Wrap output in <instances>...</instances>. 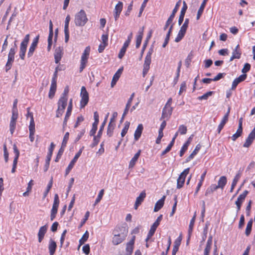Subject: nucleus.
Segmentation results:
<instances>
[{
    "label": "nucleus",
    "mask_w": 255,
    "mask_h": 255,
    "mask_svg": "<svg viewBox=\"0 0 255 255\" xmlns=\"http://www.w3.org/2000/svg\"><path fill=\"white\" fill-rule=\"evenodd\" d=\"M187 5L185 2V1H183V6L182 7L181 10L180 11V14L178 19V25H180L183 21L184 15L186 12V11L187 9Z\"/></svg>",
    "instance_id": "6ab92c4d"
},
{
    "label": "nucleus",
    "mask_w": 255,
    "mask_h": 255,
    "mask_svg": "<svg viewBox=\"0 0 255 255\" xmlns=\"http://www.w3.org/2000/svg\"><path fill=\"white\" fill-rule=\"evenodd\" d=\"M230 112V107H229L228 108V110L227 113L224 115L220 124L218 126V127L217 128V131H218V133H220L221 131L223 128L224 126L225 125V124L228 121V118H229Z\"/></svg>",
    "instance_id": "2eb2a0df"
},
{
    "label": "nucleus",
    "mask_w": 255,
    "mask_h": 255,
    "mask_svg": "<svg viewBox=\"0 0 255 255\" xmlns=\"http://www.w3.org/2000/svg\"><path fill=\"white\" fill-rule=\"evenodd\" d=\"M47 226L46 225H44L40 228L38 233V242L39 243H41L43 239L45 234L47 232Z\"/></svg>",
    "instance_id": "aec40b11"
},
{
    "label": "nucleus",
    "mask_w": 255,
    "mask_h": 255,
    "mask_svg": "<svg viewBox=\"0 0 255 255\" xmlns=\"http://www.w3.org/2000/svg\"><path fill=\"white\" fill-rule=\"evenodd\" d=\"M29 132H35V123L33 118H31L29 126Z\"/></svg>",
    "instance_id": "8fccbe9b"
},
{
    "label": "nucleus",
    "mask_w": 255,
    "mask_h": 255,
    "mask_svg": "<svg viewBox=\"0 0 255 255\" xmlns=\"http://www.w3.org/2000/svg\"><path fill=\"white\" fill-rule=\"evenodd\" d=\"M52 184H53V178L51 177L50 180L49 181V182L47 186L46 189L45 190V191H44V192L43 193V199L45 198L46 197V196H47L48 192H49L50 190L51 189V188L52 186Z\"/></svg>",
    "instance_id": "4c0bfd02"
},
{
    "label": "nucleus",
    "mask_w": 255,
    "mask_h": 255,
    "mask_svg": "<svg viewBox=\"0 0 255 255\" xmlns=\"http://www.w3.org/2000/svg\"><path fill=\"white\" fill-rule=\"evenodd\" d=\"M89 232L87 231H86L83 235V236L82 237V238L79 240V245L78 247L79 248L81 246L83 245L85 243V242H86L87 241L89 238Z\"/></svg>",
    "instance_id": "e433bc0d"
},
{
    "label": "nucleus",
    "mask_w": 255,
    "mask_h": 255,
    "mask_svg": "<svg viewBox=\"0 0 255 255\" xmlns=\"http://www.w3.org/2000/svg\"><path fill=\"white\" fill-rule=\"evenodd\" d=\"M209 225H210V223L208 221L206 222L205 227L203 229L201 243L204 242L206 240V239L207 238V233H208V227Z\"/></svg>",
    "instance_id": "c9c22d12"
},
{
    "label": "nucleus",
    "mask_w": 255,
    "mask_h": 255,
    "mask_svg": "<svg viewBox=\"0 0 255 255\" xmlns=\"http://www.w3.org/2000/svg\"><path fill=\"white\" fill-rule=\"evenodd\" d=\"M213 91H209L202 96L198 97V99L199 100H207L209 97L213 95Z\"/></svg>",
    "instance_id": "37998d69"
},
{
    "label": "nucleus",
    "mask_w": 255,
    "mask_h": 255,
    "mask_svg": "<svg viewBox=\"0 0 255 255\" xmlns=\"http://www.w3.org/2000/svg\"><path fill=\"white\" fill-rule=\"evenodd\" d=\"M141 153V150H138V151L134 154V156L131 158V159L130 160L129 165H128V168H132L136 162H137L140 155Z\"/></svg>",
    "instance_id": "412c9836"
},
{
    "label": "nucleus",
    "mask_w": 255,
    "mask_h": 255,
    "mask_svg": "<svg viewBox=\"0 0 255 255\" xmlns=\"http://www.w3.org/2000/svg\"><path fill=\"white\" fill-rule=\"evenodd\" d=\"M57 84L55 82H51L50 88L48 94V97L50 99H52L56 91Z\"/></svg>",
    "instance_id": "7c9ffc66"
},
{
    "label": "nucleus",
    "mask_w": 255,
    "mask_h": 255,
    "mask_svg": "<svg viewBox=\"0 0 255 255\" xmlns=\"http://www.w3.org/2000/svg\"><path fill=\"white\" fill-rule=\"evenodd\" d=\"M70 16L69 15H67L64 25V34H65V42L67 43L69 39V24L70 21Z\"/></svg>",
    "instance_id": "ddd939ff"
},
{
    "label": "nucleus",
    "mask_w": 255,
    "mask_h": 255,
    "mask_svg": "<svg viewBox=\"0 0 255 255\" xmlns=\"http://www.w3.org/2000/svg\"><path fill=\"white\" fill-rule=\"evenodd\" d=\"M104 193V189L101 190L98 194V197H97V198L95 200V203L94 205V206H95L96 204H97L98 203H99L100 202V201L101 200V199L103 196Z\"/></svg>",
    "instance_id": "49530a36"
},
{
    "label": "nucleus",
    "mask_w": 255,
    "mask_h": 255,
    "mask_svg": "<svg viewBox=\"0 0 255 255\" xmlns=\"http://www.w3.org/2000/svg\"><path fill=\"white\" fill-rule=\"evenodd\" d=\"M227 182V178L225 176H221L218 182V185H216V186L217 188H221L222 189H223L225 185H226Z\"/></svg>",
    "instance_id": "c756f323"
},
{
    "label": "nucleus",
    "mask_w": 255,
    "mask_h": 255,
    "mask_svg": "<svg viewBox=\"0 0 255 255\" xmlns=\"http://www.w3.org/2000/svg\"><path fill=\"white\" fill-rule=\"evenodd\" d=\"M187 127L183 125H180L178 128V133L179 132L181 134H185L187 132Z\"/></svg>",
    "instance_id": "5fc2aeb1"
},
{
    "label": "nucleus",
    "mask_w": 255,
    "mask_h": 255,
    "mask_svg": "<svg viewBox=\"0 0 255 255\" xmlns=\"http://www.w3.org/2000/svg\"><path fill=\"white\" fill-rule=\"evenodd\" d=\"M165 198V196H163L160 199L157 201L154 208V212L158 211L163 206Z\"/></svg>",
    "instance_id": "c85d7f7f"
},
{
    "label": "nucleus",
    "mask_w": 255,
    "mask_h": 255,
    "mask_svg": "<svg viewBox=\"0 0 255 255\" xmlns=\"http://www.w3.org/2000/svg\"><path fill=\"white\" fill-rule=\"evenodd\" d=\"M134 96V93H132L130 95L129 98L128 99V102H127V103L126 104V108H125V109H127L128 111L129 110V108H130V107L131 106V102L132 101V100L133 99Z\"/></svg>",
    "instance_id": "4d7b16f0"
},
{
    "label": "nucleus",
    "mask_w": 255,
    "mask_h": 255,
    "mask_svg": "<svg viewBox=\"0 0 255 255\" xmlns=\"http://www.w3.org/2000/svg\"><path fill=\"white\" fill-rule=\"evenodd\" d=\"M193 135H191L188 139L187 141L183 145L180 151V156L182 157L184 154L186 150L187 149L188 146L189 145L191 140H192Z\"/></svg>",
    "instance_id": "393cba45"
},
{
    "label": "nucleus",
    "mask_w": 255,
    "mask_h": 255,
    "mask_svg": "<svg viewBox=\"0 0 255 255\" xmlns=\"http://www.w3.org/2000/svg\"><path fill=\"white\" fill-rule=\"evenodd\" d=\"M127 48H128L127 47H126L123 45L122 48L121 49L120 51L118 54V57L120 59H122L123 57V56H124V55L126 52Z\"/></svg>",
    "instance_id": "13d9d810"
},
{
    "label": "nucleus",
    "mask_w": 255,
    "mask_h": 255,
    "mask_svg": "<svg viewBox=\"0 0 255 255\" xmlns=\"http://www.w3.org/2000/svg\"><path fill=\"white\" fill-rule=\"evenodd\" d=\"M80 96L81 97L80 107L83 108L87 105L89 102V94L84 86H82L81 88Z\"/></svg>",
    "instance_id": "423d86ee"
},
{
    "label": "nucleus",
    "mask_w": 255,
    "mask_h": 255,
    "mask_svg": "<svg viewBox=\"0 0 255 255\" xmlns=\"http://www.w3.org/2000/svg\"><path fill=\"white\" fill-rule=\"evenodd\" d=\"M83 148H81L79 151L75 154V156L73 158V159L71 161L70 163L69 164L68 167L66 169L65 173L66 175H67L69 174L70 171L71 170V169L73 168L74 165H75V163L76 162L77 160H78V158L80 156L82 150Z\"/></svg>",
    "instance_id": "9b49d317"
},
{
    "label": "nucleus",
    "mask_w": 255,
    "mask_h": 255,
    "mask_svg": "<svg viewBox=\"0 0 255 255\" xmlns=\"http://www.w3.org/2000/svg\"><path fill=\"white\" fill-rule=\"evenodd\" d=\"M189 168L185 169L180 174L179 177L177 180V188L180 189L183 186L185 180L186 176L189 172Z\"/></svg>",
    "instance_id": "1a4fd4ad"
},
{
    "label": "nucleus",
    "mask_w": 255,
    "mask_h": 255,
    "mask_svg": "<svg viewBox=\"0 0 255 255\" xmlns=\"http://www.w3.org/2000/svg\"><path fill=\"white\" fill-rule=\"evenodd\" d=\"M101 136L102 135H100L99 136H98V133L96 136H94L93 142L91 145V147L92 148H93L94 147L96 146L98 144Z\"/></svg>",
    "instance_id": "a18cd8bd"
},
{
    "label": "nucleus",
    "mask_w": 255,
    "mask_h": 255,
    "mask_svg": "<svg viewBox=\"0 0 255 255\" xmlns=\"http://www.w3.org/2000/svg\"><path fill=\"white\" fill-rule=\"evenodd\" d=\"M162 219V215H159L157 218L156 219V221L154 222V223L152 224V225L151 226L150 230L149 232L150 234H154L158 226H159L160 222Z\"/></svg>",
    "instance_id": "f3484780"
},
{
    "label": "nucleus",
    "mask_w": 255,
    "mask_h": 255,
    "mask_svg": "<svg viewBox=\"0 0 255 255\" xmlns=\"http://www.w3.org/2000/svg\"><path fill=\"white\" fill-rule=\"evenodd\" d=\"M135 240V236H132L131 240L128 243H127L126 245V251L127 255H131L133 252Z\"/></svg>",
    "instance_id": "4468645a"
},
{
    "label": "nucleus",
    "mask_w": 255,
    "mask_h": 255,
    "mask_svg": "<svg viewBox=\"0 0 255 255\" xmlns=\"http://www.w3.org/2000/svg\"><path fill=\"white\" fill-rule=\"evenodd\" d=\"M59 204V197L57 194H55L54 197V202L51 210L50 220L53 221L56 217Z\"/></svg>",
    "instance_id": "0eeeda50"
},
{
    "label": "nucleus",
    "mask_w": 255,
    "mask_h": 255,
    "mask_svg": "<svg viewBox=\"0 0 255 255\" xmlns=\"http://www.w3.org/2000/svg\"><path fill=\"white\" fill-rule=\"evenodd\" d=\"M146 197V193L145 191H142L139 195L136 198V201L134 205V208L135 209H137L138 206L141 204V203L143 201L144 198Z\"/></svg>",
    "instance_id": "a211bd4d"
},
{
    "label": "nucleus",
    "mask_w": 255,
    "mask_h": 255,
    "mask_svg": "<svg viewBox=\"0 0 255 255\" xmlns=\"http://www.w3.org/2000/svg\"><path fill=\"white\" fill-rule=\"evenodd\" d=\"M65 150V148L61 146L60 148L59 149L58 152L57 154L56 157L55 159V162H58L59 159H60L62 155L63 154L64 151Z\"/></svg>",
    "instance_id": "3c124183"
},
{
    "label": "nucleus",
    "mask_w": 255,
    "mask_h": 255,
    "mask_svg": "<svg viewBox=\"0 0 255 255\" xmlns=\"http://www.w3.org/2000/svg\"><path fill=\"white\" fill-rule=\"evenodd\" d=\"M242 132L243 131L237 129L236 132L232 135V139L233 141H235L238 137L241 136Z\"/></svg>",
    "instance_id": "052dcab7"
},
{
    "label": "nucleus",
    "mask_w": 255,
    "mask_h": 255,
    "mask_svg": "<svg viewBox=\"0 0 255 255\" xmlns=\"http://www.w3.org/2000/svg\"><path fill=\"white\" fill-rule=\"evenodd\" d=\"M151 61V59L145 58L144 62L143 64V68L149 69Z\"/></svg>",
    "instance_id": "0e129e2a"
},
{
    "label": "nucleus",
    "mask_w": 255,
    "mask_h": 255,
    "mask_svg": "<svg viewBox=\"0 0 255 255\" xmlns=\"http://www.w3.org/2000/svg\"><path fill=\"white\" fill-rule=\"evenodd\" d=\"M189 22V19L188 18H186L184 23L181 27L175 39V41L176 42H179V41H180L184 36L187 29L188 27Z\"/></svg>",
    "instance_id": "20e7f679"
},
{
    "label": "nucleus",
    "mask_w": 255,
    "mask_h": 255,
    "mask_svg": "<svg viewBox=\"0 0 255 255\" xmlns=\"http://www.w3.org/2000/svg\"><path fill=\"white\" fill-rule=\"evenodd\" d=\"M248 193H249L248 191H247V190L244 191L242 194H240L239 196L237 199H238V201H240L241 202L243 203L244 202V201L245 200V199Z\"/></svg>",
    "instance_id": "864d4df0"
},
{
    "label": "nucleus",
    "mask_w": 255,
    "mask_h": 255,
    "mask_svg": "<svg viewBox=\"0 0 255 255\" xmlns=\"http://www.w3.org/2000/svg\"><path fill=\"white\" fill-rule=\"evenodd\" d=\"M57 248L56 242L52 239H50L48 245V250L50 255H53Z\"/></svg>",
    "instance_id": "b1692460"
},
{
    "label": "nucleus",
    "mask_w": 255,
    "mask_h": 255,
    "mask_svg": "<svg viewBox=\"0 0 255 255\" xmlns=\"http://www.w3.org/2000/svg\"><path fill=\"white\" fill-rule=\"evenodd\" d=\"M180 2H181V0H179L176 3V4L175 6V7L173 9L171 15H170V16L169 17V18H168L166 22V23L163 27L164 30H166V29L167 28V27H168V26L172 22L173 19L175 17V14L177 12V11L179 8V7L180 4Z\"/></svg>",
    "instance_id": "6e6552de"
},
{
    "label": "nucleus",
    "mask_w": 255,
    "mask_h": 255,
    "mask_svg": "<svg viewBox=\"0 0 255 255\" xmlns=\"http://www.w3.org/2000/svg\"><path fill=\"white\" fill-rule=\"evenodd\" d=\"M88 20L86 13L83 9H81L75 14L74 22L77 26H84Z\"/></svg>",
    "instance_id": "f257e3e1"
},
{
    "label": "nucleus",
    "mask_w": 255,
    "mask_h": 255,
    "mask_svg": "<svg viewBox=\"0 0 255 255\" xmlns=\"http://www.w3.org/2000/svg\"><path fill=\"white\" fill-rule=\"evenodd\" d=\"M129 125H130V123L129 122L126 121L125 122V126H124V128L122 129V132H121V136H122V137H123L126 134V133H127L128 130V129L129 128Z\"/></svg>",
    "instance_id": "ea45409f"
},
{
    "label": "nucleus",
    "mask_w": 255,
    "mask_h": 255,
    "mask_svg": "<svg viewBox=\"0 0 255 255\" xmlns=\"http://www.w3.org/2000/svg\"><path fill=\"white\" fill-rule=\"evenodd\" d=\"M186 90V83L185 81H183L180 85V90H179V91L178 93L179 95H181L182 93L184 91H185Z\"/></svg>",
    "instance_id": "680f3d73"
},
{
    "label": "nucleus",
    "mask_w": 255,
    "mask_h": 255,
    "mask_svg": "<svg viewBox=\"0 0 255 255\" xmlns=\"http://www.w3.org/2000/svg\"><path fill=\"white\" fill-rule=\"evenodd\" d=\"M251 69V65L247 63L244 65L243 68L242 70V72L243 73H246L248 72Z\"/></svg>",
    "instance_id": "338daca9"
},
{
    "label": "nucleus",
    "mask_w": 255,
    "mask_h": 255,
    "mask_svg": "<svg viewBox=\"0 0 255 255\" xmlns=\"http://www.w3.org/2000/svg\"><path fill=\"white\" fill-rule=\"evenodd\" d=\"M18 110H12V116L11 120L16 121L18 118Z\"/></svg>",
    "instance_id": "774afa93"
},
{
    "label": "nucleus",
    "mask_w": 255,
    "mask_h": 255,
    "mask_svg": "<svg viewBox=\"0 0 255 255\" xmlns=\"http://www.w3.org/2000/svg\"><path fill=\"white\" fill-rule=\"evenodd\" d=\"M241 176V174L240 172H239L236 174V175L235 176V177H234V178L233 180V182H232V183L231 185V187L230 191V192H232L233 191V190H234L235 187L236 186L238 181L240 179Z\"/></svg>",
    "instance_id": "72a5a7b5"
},
{
    "label": "nucleus",
    "mask_w": 255,
    "mask_h": 255,
    "mask_svg": "<svg viewBox=\"0 0 255 255\" xmlns=\"http://www.w3.org/2000/svg\"><path fill=\"white\" fill-rule=\"evenodd\" d=\"M97 127H98V125L97 124H92V129H91V130L90 131V136H94L96 132V131L97 130Z\"/></svg>",
    "instance_id": "bf43d9fd"
},
{
    "label": "nucleus",
    "mask_w": 255,
    "mask_h": 255,
    "mask_svg": "<svg viewBox=\"0 0 255 255\" xmlns=\"http://www.w3.org/2000/svg\"><path fill=\"white\" fill-rule=\"evenodd\" d=\"M69 133L68 132H66V133L65 134V135L64 136L63 141L62 142V144H61L62 147L65 148V147L66 146V144H67L68 140L69 139Z\"/></svg>",
    "instance_id": "603ef678"
},
{
    "label": "nucleus",
    "mask_w": 255,
    "mask_h": 255,
    "mask_svg": "<svg viewBox=\"0 0 255 255\" xmlns=\"http://www.w3.org/2000/svg\"><path fill=\"white\" fill-rule=\"evenodd\" d=\"M83 252L86 254L88 255L90 252V247L89 244H86L83 247Z\"/></svg>",
    "instance_id": "69168bd1"
},
{
    "label": "nucleus",
    "mask_w": 255,
    "mask_h": 255,
    "mask_svg": "<svg viewBox=\"0 0 255 255\" xmlns=\"http://www.w3.org/2000/svg\"><path fill=\"white\" fill-rule=\"evenodd\" d=\"M201 147V145L200 144H198L193 151L187 157L185 160V162H188L191 159H192L194 156L198 153Z\"/></svg>",
    "instance_id": "4be33fe9"
},
{
    "label": "nucleus",
    "mask_w": 255,
    "mask_h": 255,
    "mask_svg": "<svg viewBox=\"0 0 255 255\" xmlns=\"http://www.w3.org/2000/svg\"><path fill=\"white\" fill-rule=\"evenodd\" d=\"M123 68H120L117 72L114 74L112 81L111 82V87H113L116 84L117 81L119 80V78L121 76V75L123 72Z\"/></svg>",
    "instance_id": "5701e85b"
},
{
    "label": "nucleus",
    "mask_w": 255,
    "mask_h": 255,
    "mask_svg": "<svg viewBox=\"0 0 255 255\" xmlns=\"http://www.w3.org/2000/svg\"><path fill=\"white\" fill-rule=\"evenodd\" d=\"M68 98H60L58 102V108L64 112V110L67 105Z\"/></svg>",
    "instance_id": "bb28decb"
},
{
    "label": "nucleus",
    "mask_w": 255,
    "mask_h": 255,
    "mask_svg": "<svg viewBox=\"0 0 255 255\" xmlns=\"http://www.w3.org/2000/svg\"><path fill=\"white\" fill-rule=\"evenodd\" d=\"M152 30H150L147 36H146V38L145 39V40H144V43H143V44L142 45V49L141 50V52H140V55L139 57V60H141L142 58V56H143V54L144 53V50L145 49H146V47L147 46V45L148 43V41H149V40L150 39V38L151 37V36H152Z\"/></svg>",
    "instance_id": "dca6fc26"
},
{
    "label": "nucleus",
    "mask_w": 255,
    "mask_h": 255,
    "mask_svg": "<svg viewBox=\"0 0 255 255\" xmlns=\"http://www.w3.org/2000/svg\"><path fill=\"white\" fill-rule=\"evenodd\" d=\"M72 110V99H70L69 103V105L67 110L65 117L66 118H69L70 116Z\"/></svg>",
    "instance_id": "79ce46f5"
},
{
    "label": "nucleus",
    "mask_w": 255,
    "mask_h": 255,
    "mask_svg": "<svg viewBox=\"0 0 255 255\" xmlns=\"http://www.w3.org/2000/svg\"><path fill=\"white\" fill-rule=\"evenodd\" d=\"M193 56V55L192 54V52H190V53L188 54V56L187 57V58H186L185 63L187 67H189Z\"/></svg>",
    "instance_id": "de8ad7c7"
},
{
    "label": "nucleus",
    "mask_w": 255,
    "mask_h": 255,
    "mask_svg": "<svg viewBox=\"0 0 255 255\" xmlns=\"http://www.w3.org/2000/svg\"><path fill=\"white\" fill-rule=\"evenodd\" d=\"M218 188H217V187L216 186V184H211L210 187H209L206 192H205V195L207 196H208L209 195H210L211 194H212L215 191H216V190H217Z\"/></svg>",
    "instance_id": "f704fd0d"
},
{
    "label": "nucleus",
    "mask_w": 255,
    "mask_h": 255,
    "mask_svg": "<svg viewBox=\"0 0 255 255\" xmlns=\"http://www.w3.org/2000/svg\"><path fill=\"white\" fill-rule=\"evenodd\" d=\"M90 52V46H87L85 48L83 53H82L81 60H80V66L79 68L80 72L83 71L84 69L86 67V64L88 62V59L89 56Z\"/></svg>",
    "instance_id": "f03ea898"
},
{
    "label": "nucleus",
    "mask_w": 255,
    "mask_h": 255,
    "mask_svg": "<svg viewBox=\"0 0 255 255\" xmlns=\"http://www.w3.org/2000/svg\"><path fill=\"white\" fill-rule=\"evenodd\" d=\"M232 55L235 56L237 59H239L241 58L242 55V51L234 49L232 52Z\"/></svg>",
    "instance_id": "e2e57ef3"
},
{
    "label": "nucleus",
    "mask_w": 255,
    "mask_h": 255,
    "mask_svg": "<svg viewBox=\"0 0 255 255\" xmlns=\"http://www.w3.org/2000/svg\"><path fill=\"white\" fill-rule=\"evenodd\" d=\"M128 230L124 228V232L121 234H115L113 238L112 243L114 245H118L122 243L126 239Z\"/></svg>",
    "instance_id": "39448f33"
},
{
    "label": "nucleus",
    "mask_w": 255,
    "mask_h": 255,
    "mask_svg": "<svg viewBox=\"0 0 255 255\" xmlns=\"http://www.w3.org/2000/svg\"><path fill=\"white\" fill-rule=\"evenodd\" d=\"M181 240L182 238L181 236H180L177 239H176L174 243L173 248L179 250V247L181 244Z\"/></svg>",
    "instance_id": "6e6d98bb"
},
{
    "label": "nucleus",
    "mask_w": 255,
    "mask_h": 255,
    "mask_svg": "<svg viewBox=\"0 0 255 255\" xmlns=\"http://www.w3.org/2000/svg\"><path fill=\"white\" fill-rule=\"evenodd\" d=\"M29 40V34H26L22 42L20 43V50H19V57L24 60L25 57V53L27 49V44Z\"/></svg>",
    "instance_id": "7ed1b4c3"
},
{
    "label": "nucleus",
    "mask_w": 255,
    "mask_h": 255,
    "mask_svg": "<svg viewBox=\"0 0 255 255\" xmlns=\"http://www.w3.org/2000/svg\"><path fill=\"white\" fill-rule=\"evenodd\" d=\"M16 123V121L10 120V124H9V130H10V133L11 134H13V133L14 131V129L15 128Z\"/></svg>",
    "instance_id": "09e8293b"
},
{
    "label": "nucleus",
    "mask_w": 255,
    "mask_h": 255,
    "mask_svg": "<svg viewBox=\"0 0 255 255\" xmlns=\"http://www.w3.org/2000/svg\"><path fill=\"white\" fill-rule=\"evenodd\" d=\"M62 49L60 47L55 49L54 53V59L55 62L56 64L59 63L61 59L62 54Z\"/></svg>",
    "instance_id": "a878e982"
},
{
    "label": "nucleus",
    "mask_w": 255,
    "mask_h": 255,
    "mask_svg": "<svg viewBox=\"0 0 255 255\" xmlns=\"http://www.w3.org/2000/svg\"><path fill=\"white\" fill-rule=\"evenodd\" d=\"M208 0H203L197 12L196 19L198 20L202 15Z\"/></svg>",
    "instance_id": "473e14b6"
},
{
    "label": "nucleus",
    "mask_w": 255,
    "mask_h": 255,
    "mask_svg": "<svg viewBox=\"0 0 255 255\" xmlns=\"http://www.w3.org/2000/svg\"><path fill=\"white\" fill-rule=\"evenodd\" d=\"M123 7V3L121 1H119L118 3L116 5L114 11V12H117L119 13L121 12Z\"/></svg>",
    "instance_id": "c03bdc74"
},
{
    "label": "nucleus",
    "mask_w": 255,
    "mask_h": 255,
    "mask_svg": "<svg viewBox=\"0 0 255 255\" xmlns=\"http://www.w3.org/2000/svg\"><path fill=\"white\" fill-rule=\"evenodd\" d=\"M143 127L142 124H139L134 132V138L135 140H137L141 136Z\"/></svg>",
    "instance_id": "cd10ccee"
},
{
    "label": "nucleus",
    "mask_w": 255,
    "mask_h": 255,
    "mask_svg": "<svg viewBox=\"0 0 255 255\" xmlns=\"http://www.w3.org/2000/svg\"><path fill=\"white\" fill-rule=\"evenodd\" d=\"M109 114L108 113L106 115V116L105 117V118L103 122L102 123V124H101V125L100 126V129H99V130L98 131V136H99L100 135H102L103 131L104 130V127H105V125L106 124Z\"/></svg>",
    "instance_id": "58836bf2"
},
{
    "label": "nucleus",
    "mask_w": 255,
    "mask_h": 255,
    "mask_svg": "<svg viewBox=\"0 0 255 255\" xmlns=\"http://www.w3.org/2000/svg\"><path fill=\"white\" fill-rule=\"evenodd\" d=\"M14 58H9L8 57L7 61L5 65V71L7 72L9 70L12 65V63L13 62Z\"/></svg>",
    "instance_id": "a19ab883"
},
{
    "label": "nucleus",
    "mask_w": 255,
    "mask_h": 255,
    "mask_svg": "<svg viewBox=\"0 0 255 255\" xmlns=\"http://www.w3.org/2000/svg\"><path fill=\"white\" fill-rule=\"evenodd\" d=\"M39 35L36 36L33 40L32 43L30 45V46L29 48V50L27 53L28 57H31L34 53V51L37 45L38 40H39Z\"/></svg>",
    "instance_id": "f8f14e48"
},
{
    "label": "nucleus",
    "mask_w": 255,
    "mask_h": 255,
    "mask_svg": "<svg viewBox=\"0 0 255 255\" xmlns=\"http://www.w3.org/2000/svg\"><path fill=\"white\" fill-rule=\"evenodd\" d=\"M55 147V144L53 142H51L50 144V147L48 149V152L47 155L44 167V170L45 172L47 171L48 169L49 165H50V161L51 159V157L52 155L53 151L54 150Z\"/></svg>",
    "instance_id": "9d476101"
},
{
    "label": "nucleus",
    "mask_w": 255,
    "mask_h": 255,
    "mask_svg": "<svg viewBox=\"0 0 255 255\" xmlns=\"http://www.w3.org/2000/svg\"><path fill=\"white\" fill-rule=\"evenodd\" d=\"M172 108L166 109V108L164 107L162 110V116L160 118V120L169 117L172 114Z\"/></svg>",
    "instance_id": "2f4dec72"
}]
</instances>
